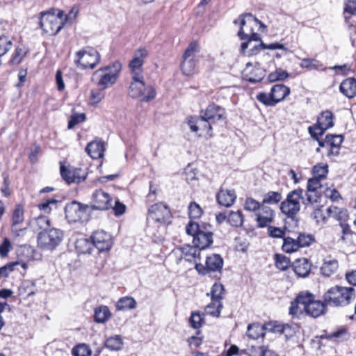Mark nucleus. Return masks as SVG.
<instances>
[{
  "mask_svg": "<svg viewBox=\"0 0 356 356\" xmlns=\"http://www.w3.org/2000/svg\"><path fill=\"white\" fill-rule=\"evenodd\" d=\"M171 218L169 207L163 203L152 205L148 210L147 216V232L152 236L160 238L159 229H165V225Z\"/></svg>",
  "mask_w": 356,
  "mask_h": 356,
  "instance_id": "obj_1",
  "label": "nucleus"
},
{
  "mask_svg": "<svg viewBox=\"0 0 356 356\" xmlns=\"http://www.w3.org/2000/svg\"><path fill=\"white\" fill-rule=\"evenodd\" d=\"M355 298V290L353 287L337 285L330 288L323 294V300L327 306L338 307L349 305Z\"/></svg>",
  "mask_w": 356,
  "mask_h": 356,
  "instance_id": "obj_2",
  "label": "nucleus"
},
{
  "mask_svg": "<svg viewBox=\"0 0 356 356\" xmlns=\"http://www.w3.org/2000/svg\"><path fill=\"white\" fill-rule=\"evenodd\" d=\"M67 15L60 10L42 13L40 19V26L43 31L50 35H56L63 27Z\"/></svg>",
  "mask_w": 356,
  "mask_h": 356,
  "instance_id": "obj_3",
  "label": "nucleus"
},
{
  "mask_svg": "<svg viewBox=\"0 0 356 356\" xmlns=\"http://www.w3.org/2000/svg\"><path fill=\"white\" fill-rule=\"evenodd\" d=\"M128 94L133 99H140L143 102H148L156 97V91L153 86L145 85L143 76L138 74L132 76L129 87Z\"/></svg>",
  "mask_w": 356,
  "mask_h": 356,
  "instance_id": "obj_4",
  "label": "nucleus"
},
{
  "mask_svg": "<svg viewBox=\"0 0 356 356\" xmlns=\"http://www.w3.org/2000/svg\"><path fill=\"white\" fill-rule=\"evenodd\" d=\"M121 69V63L115 62L111 65L96 70L93 74L92 79L96 80L97 85L99 87L106 89L116 82Z\"/></svg>",
  "mask_w": 356,
  "mask_h": 356,
  "instance_id": "obj_5",
  "label": "nucleus"
},
{
  "mask_svg": "<svg viewBox=\"0 0 356 356\" xmlns=\"http://www.w3.org/2000/svg\"><path fill=\"white\" fill-rule=\"evenodd\" d=\"M299 300L303 305V309L306 315L318 318L326 312L327 305L321 300H317L315 296L309 291H302L299 293Z\"/></svg>",
  "mask_w": 356,
  "mask_h": 356,
  "instance_id": "obj_6",
  "label": "nucleus"
},
{
  "mask_svg": "<svg viewBox=\"0 0 356 356\" xmlns=\"http://www.w3.org/2000/svg\"><path fill=\"white\" fill-rule=\"evenodd\" d=\"M300 200H303V190L298 188L289 193L286 199L280 204L281 211L296 222H298L296 216L300 210Z\"/></svg>",
  "mask_w": 356,
  "mask_h": 356,
  "instance_id": "obj_7",
  "label": "nucleus"
},
{
  "mask_svg": "<svg viewBox=\"0 0 356 356\" xmlns=\"http://www.w3.org/2000/svg\"><path fill=\"white\" fill-rule=\"evenodd\" d=\"M199 52L198 44L196 42L189 44L182 56L181 70L186 76H191L197 72L198 58L197 54Z\"/></svg>",
  "mask_w": 356,
  "mask_h": 356,
  "instance_id": "obj_8",
  "label": "nucleus"
},
{
  "mask_svg": "<svg viewBox=\"0 0 356 356\" xmlns=\"http://www.w3.org/2000/svg\"><path fill=\"white\" fill-rule=\"evenodd\" d=\"M65 218L70 222L86 221L89 216V207L86 204L72 201L65 207Z\"/></svg>",
  "mask_w": 356,
  "mask_h": 356,
  "instance_id": "obj_9",
  "label": "nucleus"
},
{
  "mask_svg": "<svg viewBox=\"0 0 356 356\" xmlns=\"http://www.w3.org/2000/svg\"><path fill=\"white\" fill-rule=\"evenodd\" d=\"M63 232L56 228H49L38 236V243L43 249L51 250L55 249L62 241Z\"/></svg>",
  "mask_w": 356,
  "mask_h": 356,
  "instance_id": "obj_10",
  "label": "nucleus"
},
{
  "mask_svg": "<svg viewBox=\"0 0 356 356\" xmlns=\"http://www.w3.org/2000/svg\"><path fill=\"white\" fill-rule=\"evenodd\" d=\"M234 24H240V30L238 35L241 40H246L250 33L254 32V27L263 24L252 14L245 13L241 15L238 19H234Z\"/></svg>",
  "mask_w": 356,
  "mask_h": 356,
  "instance_id": "obj_11",
  "label": "nucleus"
},
{
  "mask_svg": "<svg viewBox=\"0 0 356 356\" xmlns=\"http://www.w3.org/2000/svg\"><path fill=\"white\" fill-rule=\"evenodd\" d=\"M76 56L77 59L75 60V63L83 69H93L100 61L99 54L91 47L77 51Z\"/></svg>",
  "mask_w": 356,
  "mask_h": 356,
  "instance_id": "obj_12",
  "label": "nucleus"
},
{
  "mask_svg": "<svg viewBox=\"0 0 356 356\" xmlns=\"http://www.w3.org/2000/svg\"><path fill=\"white\" fill-rule=\"evenodd\" d=\"M186 122L192 132H201L199 136H202V133H205L209 138L212 137L213 125L202 114L200 113V116H189Z\"/></svg>",
  "mask_w": 356,
  "mask_h": 356,
  "instance_id": "obj_13",
  "label": "nucleus"
},
{
  "mask_svg": "<svg viewBox=\"0 0 356 356\" xmlns=\"http://www.w3.org/2000/svg\"><path fill=\"white\" fill-rule=\"evenodd\" d=\"M321 179L316 177H312L308 179L307 186V198L303 201L306 205H313L318 203L321 200V189L322 188Z\"/></svg>",
  "mask_w": 356,
  "mask_h": 356,
  "instance_id": "obj_14",
  "label": "nucleus"
},
{
  "mask_svg": "<svg viewBox=\"0 0 356 356\" xmlns=\"http://www.w3.org/2000/svg\"><path fill=\"white\" fill-rule=\"evenodd\" d=\"M275 211L268 205L263 204L255 213V221L259 228H264L270 225L274 220Z\"/></svg>",
  "mask_w": 356,
  "mask_h": 356,
  "instance_id": "obj_15",
  "label": "nucleus"
},
{
  "mask_svg": "<svg viewBox=\"0 0 356 356\" xmlns=\"http://www.w3.org/2000/svg\"><path fill=\"white\" fill-rule=\"evenodd\" d=\"M200 113L206 118L212 125L225 120V111L223 108L215 104L207 106Z\"/></svg>",
  "mask_w": 356,
  "mask_h": 356,
  "instance_id": "obj_16",
  "label": "nucleus"
},
{
  "mask_svg": "<svg viewBox=\"0 0 356 356\" xmlns=\"http://www.w3.org/2000/svg\"><path fill=\"white\" fill-rule=\"evenodd\" d=\"M91 240L99 252L109 250L113 244L111 236L103 230L94 232Z\"/></svg>",
  "mask_w": 356,
  "mask_h": 356,
  "instance_id": "obj_17",
  "label": "nucleus"
},
{
  "mask_svg": "<svg viewBox=\"0 0 356 356\" xmlns=\"http://www.w3.org/2000/svg\"><path fill=\"white\" fill-rule=\"evenodd\" d=\"M113 199L110 195L102 190L94 192L92 198V209L95 210H107L112 207Z\"/></svg>",
  "mask_w": 356,
  "mask_h": 356,
  "instance_id": "obj_18",
  "label": "nucleus"
},
{
  "mask_svg": "<svg viewBox=\"0 0 356 356\" xmlns=\"http://www.w3.org/2000/svg\"><path fill=\"white\" fill-rule=\"evenodd\" d=\"M147 56V51L145 48H140L134 53V58L129 64L132 76L136 74L138 76H143L141 68Z\"/></svg>",
  "mask_w": 356,
  "mask_h": 356,
  "instance_id": "obj_19",
  "label": "nucleus"
},
{
  "mask_svg": "<svg viewBox=\"0 0 356 356\" xmlns=\"http://www.w3.org/2000/svg\"><path fill=\"white\" fill-rule=\"evenodd\" d=\"M334 115L331 111L328 110L323 111L321 113V116L318 118L317 123L310 127H313V129L318 130V134L323 135L325 131L334 126Z\"/></svg>",
  "mask_w": 356,
  "mask_h": 356,
  "instance_id": "obj_20",
  "label": "nucleus"
},
{
  "mask_svg": "<svg viewBox=\"0 0 356 356\" xmlns=\"http://www.w3.org/2000/svg\"><path fill=\"white\" fill-rule=\"evenodd\" d=\"M24 220V209L22 204L15 205L12 215V232L15 236H18L20 233L24 232L26 229L18 228L17 227L22 225Z\"/></svg>",
  "mask_w": 356,
  "mask_h": 356,
  "instance_id": "obj_21",
  "label": "nucleus"
},
{
  "mask_svg": "<svg viewBox=\"0 0 356 356\" xmlns=\"http://www.w3.org/2000/svg\"><path fill=\"white\" fill-rule=\"evenodd\" d=\"M343 140V136L340 134H327L325 136L326 145L330 147L327 156L336 157L339 155L340 147Z\"/></svg>",
  "mask_w": 356,
  "mask_h": 356,
  "instance_id": "obj_22",
  "label": "nucleus"
},
{
  "mask_svg": "<svg viewBox=\"0 0 356 356\" xmlns=\"http://www.w3.org/2000/svg\"><path fill=\"white\" fill-rule=\"evenodd\" d=\"M252 67V64L251 63L246 64L244 74L245 80L253 83L261 81L265 76V71L258 64L250 69Z\"/></svg>",
  "mask_w": 356,
  "mask_h": 356,
  "instance_id": "obj_23",
  "label": "nucleus"
},
{
  "mask_svg": "<svg viewBox=\"0 0 356 356\" xmlns=\"http://www.w3.org/2000/svg\"><path fill=\"white\" fill-rule=\"evenodd\" d=\"M213 242V233L210 231H207L204 227L193 240V244L200 250L210 247Z\"/></svg>",
  "mask_w": 356,
  "mask_h": 356,
  "instance_id": "obj_24",
  "label": "nucleus"
},
{
  "mask_svg": "<svg viewBox=\"0 0 356 356\" xmlns=\"http://www.w3.org/2000/svg\"><path fill=\"white\" fill-rule=\"evenodd\" d=\"M216 199L219 204L229 207L234 203L236 195L234 190L220 188L216 195Z\"/></svg>",
  "mask_w": 356,
  "mask_h": 356,
  "instance_id": "obj_25",
  "label": "nucleus"
},
{
  "mask_svg": "<svg viewBox=\"0 0 356 356\" xmlns=\"http://www.w3.org/2000/svg\"><path fill=\"white\" fill-rule=\"evenodd\" d=\"M29 225L32 230L34 232H38V234L51 228L50 220L49 218L45 216H40L33 218L30 221Z\"/></svg>",
  "mask_w": 356,
  "mask_h": 356,
  "instance_id": "obj_26",
  "label": "nucleus"
},
{
  "mask_svg": "<svg viewBox=\"0 0 356 356\" xmlns=\"http://www.w3.org/2000/svg\"><path fill=\"white\" fill-rule=\"evenodd\" d=\"M293 270L299 277H307L311 271L312 264L305 258L296 259L293 262Z\"/></svg>",
  "mask_w": 356,
  "mask_h": 356,
  "instance_id": "obj_27",
  "label": "nucleus"
},
{
  "mask_svg": "<svg viewBox=\"0 0 356 356\" xmlns=\"http://www.w3.org/2000/svg\"><path fill=\"white\" fill-rule=\"evenodd\" d=\"M339 90L348 98H353L356 96V79L348 78L343 80L340 84Z\"/></svg>",
  "mask_w": 356,
  "mask_h": 356,
  "instance_id": "obj_28",
  "label": "nucleus"
},
{
  "mask_svg": "<svg viewBox=\"0 0 356 356\" xmlns=\"http://www.w3.org/2000/svg\"><path fill=\"white\" fill-rule=\"evenodd\" d=\"M105 150L104 143L101 140H95L89 143L86 147V152L92 159H99L104 154Z\"/></svg>",
  "mask_w": 356,
  "mask_h": 356,
  "instance_id": "obj_29",
  "label": "nucleus"
},
{
  "mask_svg": "<svg viewBox=\"0 0 356 356\" xmlns=\"http://www.w3.org/2000/svg\"><path fill=\"white\" fill-rule=\"evenodd\" d=\"M181 250L186 261L196 262L200 260V250L195 245H184L181 248Z\"/></svg>",
  "mask_w": 356,
  "mask_h": 356,
  "instance_id": "obj_30",
  "label": "nucleus"
},
{
  "mask_svg": "<svg viewBox=\"0 0 356 356\" xmlns=\"http://www.w3.org/2000/svg\"><path fill=\"white\" fill-rule=\"evenodd\" d=\"M223 266V259L219 254H213L207 257L206 269L209 272H220Z\"/></svg>",
  "mask_w": 356,
  "mask_h": 356,
  "instance_id": "obj_31",
  "label": "nucleus"
},
{
  "mask_svg": "<svg viewBox=\"0 0 356 356\" xmlns=\"http://www.w3.org/2000/svg\"><path fill=\"white\" fill-rule=\"evenodd\" d=\"M270 92L277 104L290 94V88L284 84H276L271 88Z\"/></svg>",
  "mask_w": 356,
  "mask_h": 356,
  "instance_id": "obj_32",
  "label": "nucleus"
},
{
  "mask_svg": "<svg viewBox=\"0 0 356 356\" xmlns=\"http://www.w3.org/2000/svg\"><path fill=\"white\" fill-rule=\"evenodd\" d=\"M111 312L106 305H100L95 309L94 321L97 323H104L109 320Z\"/></svg>",
  "mask_w": 356,
  "mask_h": 356,
  "instance_id": "obj_33",
  "label": "nucleus"
},
{
  "mask_svg": "<svg viewBox=\"0 0 356 356\" xmlns=\"http://www.w3.org/2000/svg\"><path fill=\"white\" fill-rule=\"evenodd\" d=\"M263 326L259 323L249 324L247 328V336L252 339H257L259 337H264Z\"/></svg>",
  "mask_w": 356,
  "mask_h": 356,
  "instance_id": "obj_34",
  "label": "nucleus"
},
{
  "mask_svg": "<svg viewBox=\"0 0 356 356\" xmlns=\"http://www.w3.org/2000/svg\"><path fill=\"white\" fill-rule=\"evenodd\" d=\"M338 267L339 264L337 259L325 260L321 267V272L324 276L329 277L337 271Z\"/></svg>",
  "mask_w": 356,
  "mask_h": 356,
  "instance_id": "obj_35",
  "label": "nucleus"
},
{
  "mask_svg": "<svg viewBox=\"0 0 356 356\" xmlns=\"http://www.w3.org/2000/svg\"><path fill=\"white\" fill-rule=\"evenodd\" d=\"M136 306V300L129 296L121 298L115 305L116 309L119 311H124L134 309Z\"/></svg>",
  "mask_w": 356,
  "mask_h": 356,
  "instance_id": "obj_36",
  "label": "nucleus"
},
{
  "mask_svg": "<svg viewBox=\"0 0 356 356\" xmlns=\"http://www.w3.org/2000/svg\"><path fill=\"white\" fill-rule=\"evenodd\" d=\"M299 248L297 238L295 239L290 236H285L284 238L282 249L284 252L292 253L298 250Z\"/></svg>",
  "mask_w": 356,
  "mask_h": 356,
  "instance_id": "obj_37",
  "label": "nucleus"
},
{
  "mask_svg": "<svg viewBox=\"0 0 356 356\" xmlns=\"http://www.w3.org/2000/svg\"><path fill=\"white\" fill-rule=\"evenodd\" d=\"M300 67L302 68H307V70H316L325 71L326 68L323 66V65L320 63L318 60L314 58H303L302 59V62L300 63Z\"/></svg>",
  "mask_w": 356,
  "mask_h": 356,
  "instance_id": "obj_38",
  "label": "nucleus"
},
{
  "mask_svg": "<svg viewBox=\"0 0 356 356\" xmlns=\"http://www.w3.org/2000/svg\"><path fill=\"white\" fill-rule=\"evenodd\" d=\"M222 308V304L221 301L211 299V302L205 308V312L207 314L212 316L219 317Z\"/></svg>",
  "mask_w": 356,
  "mask_h": 356,
  "instance_id": "obj_39",
  "label": "nucleus"
},
{
  "mask_svg": "<svg viewBox=\"0 0 356 356\" xmlns=\"http://www.w3.org/2000/svg\"><path fill=\"white\" fill-rule=\"evenodd\" d=\"M122 339L120 335L111 337L108 338L104 343V346L106 348L114 351L120 350L122 347Z\"/></svg>",
  "mask_w": 356,
  "mask_h": 356,
  "instance_id": "obj_40",
  "label": "nucleus"
},
{
  "mask_svg": "<svg viewBox=\"0 0 356 356\" xmlns=\"http://www.w3.org/2000/svg\"><path fill=\"white\" fill-rule=\"evenodd\" d=\"M28 49L22 47H17L10 60V63L13 65L20 64L23 59L26 56Z\"/></svg>",
  "mask_w": 356,
  "mask_h": 356,
  "instance_id": "obj_41",
  "label": "nucleus"
},
{
  "mask_svg": "<svg viewBox=\"0 0 356 356\" xmlns=\"http://www.w3.org/2000/svg\"><path fill=\"white\" fill-rule=\"evenodd\" d=\"M264 332L268 331L270 332H284L286 328H289L288 325H282L277 321H269L262 325Z\"/></svg>",
  "mask_w": 356,
  "mask_h": 356,
  "instance_id": "obj_42",
  "label": "nucleus"
},
{
  "mask_svg": "<svg viewBox=\"0 0 356 356\" xmlns=\"http://www.w3.org/2000/svg\"><path fill=\"white\" fill-rule=\"evenodd\" d=\"M227 222L233 227H241L243 223V215L241 211H230L227 215Z\"/></svg>",
  "mask_w": 356,
  "mask_h": 356,
  "instance_id": "obj_43",
  "label": "nucleus"
},
{
  "mask_svg": "<svg viewBox=\"0 0 356 356\" xmlns=\"http://www.w3.org/2000/svg\"><path fill=\"white\" fill-rule=\"evenodd\" d=\"M282 194L276 191H269L264 195L262 204H276L282 200Z\"/></svg>",
  "mask_w": 356,
  "mask_h": 356,
  "instance_id": "obj_44",
  "label": "nucleus"
},
{
  "mask_svg": "<svg viewBox=\"0 0 356 356\" xmlns=\"http://www.w3.org/2000/svg\"><path fill=\"white\" fill-rule=\"evenodd\" d=\"M289 312V314L293 317L299 316L300 315L305 313V309H303V305L299 300V293L296 296V299L291 302Z\"/></svg>",
  "mask_w": 356,
  "mask_h": 356,
  "instance_id": "obj_45",
  "label": "nucleus"
},
{
  "mask_svg": "<svg viewBox=\"0 0 356 356\" xmlns=\"http://www.w3.org/2000/svg\"><path fill=\"white\" fill-rule=\"evenodd\" d=\"M268 228L267 234L269 237L273 238H285L286 227H277L272 225L266 227Z\"/></svg>",
  "mask_w": 356,
  "mask_h": 356,
  "instance_id": "obj_46",
  "label": "nucleus"
},
{
  "mask_svg": "<svg viewBox=\"0 0 356 356\" xmlns=\"http://www.w3.org/2000/svg\"><path fill=\"white\" fill-rule=\"evenodd\" d=\"M19 265H21L24 269L27 268L26 263H20L19 261L10 262L0 268V276L7 277L15 270V268Z\"/></svg>",
  "mask_w": 356,
  "mask_h": 356,
  "instance_id": "obj_47",
  "label": "nucleus"
},
{
  "mask_svg": "<svg viewBox=\"0 0 356 356\" xmlns=\"http://www.w3.org/2000/svg\"><path fill=\"white\" fill-rule=\"evenodd\" d=\"M297 240L300 248L311 245L315 241V238L312 234L299 233Z\"/></svg>",
  "mask_w": 356,
  "mask_h": 356,
  "instance_id": "obj_48",
  "label": "nucleus"
},
{
  "mask_svg": "<svg viewBox=\"0 0 356 356\" xmlns=\"http://www.w3.org/2000/svg\"><path fill=\"white\" fill-rule=\"evenodd\" d=\"M328 173V165L318 164L312 168L313 177L323 180L326 179Z\"/></svg>",
  "mask_w": 356,
  "mask_h": 356,
  "instance_id": "obj_49",
  "label": "nucleus"
},
{
  "mask_svg": "<svg viewBox=\"0 0 356 356\" xmlns=\"http://www.w3.org/2000/svg\"><path fill=\"white\" fill-rule=\"evenodd\" d=\"M105 89L99 87V88L92 89L90 91V101L92 105H96L99 103L105 97Z\"/></svg>",
  "mask_w": 356,
  "mask_h": 356,
  "instance_id": "obj_50",
  "label": "nucleus"
},
{
  "mask_svg": "<svg viewBox=\"0 0 356 356\" xmlns=\"http://www.w3.org/2000/svg\"><path fill=\"white\" fill-rule=\"evenodd\" d=\"M257 99L266 106H274L276 102L274 100L271 92L270 93L259 92L257 95Z\"/></svg>",
  "mask_w": 356,
  "mask_h": 356,
  "instance_id": "obj_51",
  "label": "nucleus"
},
{
  "mask_svg": "<svg viewBox=\"0 0 356 356\" xmlns=\"http://www.w3.org/2000/svg\"><path fill=\"white\" fill-rule=\"evenodd\" d=\"M262 205V202H259L252 197H247L244 203V209L256 213Z\"/></svg>",
  "mask_w": 356,
  "mask_h": 356,
  "instance_id": "obj_52",
  "label": "nucleus"
},
{
  "mask_svg": "<svg viewBox=\"0 0 356 356\" xmlns=\"http://www.w3.org/2000/svg\"><path fill=\"white\" fill-rule=\"evenodd\" d=\"M91 350L90 347L84 343L79 344L72 350L73 356H90Z\"/></svg>",
  "mask_w": 356,
  "mask_h": 356,
  "instance_id": "obj_53",
  "label": "nucleus"
},
{
  "mask_svg": "<svg viewBox=\"0 0 356 356\" xmlns=\"http://www.w3.org/2000/svg\"><path fill=\"white\" fill-rule=\"evenodd\" d=\"M225 292L224 286L219 283H215L211 290V299L217 301H221L222 299V294Z\"/></svg>",
  "mask_w": 356,
  "mask_h": 356,
  "instance_id": "obj_54",
  "label": "nucleus"
},
{
  "mask_svg": "<svg viewBox=\"0 0 356 356\" xmlns=\"http://www.w3.org/2000/svg\"><path fill=\"white\" fill-rule=\"evenodd\" d=\"M289 74L286 70L281 68L277 69L275 72H271L268 75V80L270 82H275L277 81H283L289 77Z\"/></svg>",
  "mask_w": 356,
  "mask_h": 356,
  "instance_id": "obj_55",
  "label": "nucleus"
},
{
  "mask_svg": "<svg viewBox=\"0 0 356 356\" xmlns=\"http://www.w3.org/2000/svg\"><path fill=\"white\" fill-rule=\"evenodd\" d=\"M202 214V209L195 202H192L188 206V216L190 218H199Z\"/></svg>",
  "mask_w": 356,
  "mask_h": 356,
  "instance_id": "obj_56",
  "label": "nucleus"
},
{
  "mask_svg": "<svg viewBox=\"0 0 356 356\" xmlns=\"http://www.w3.org/2000/svg\"><path fill=\"white\" fill-rule=\"evenodd\" d=\"M12 41L6 36H0V57L5 55L12 47Z\"/></svg>",
  "mask_w": 356,
  "mask_h": 356,
  "instance_id": "obj_57",
  "label": "nucleus"
},
{
  "mask_svg": "<svg viewBox=\"0 0 356 356\" xmlns=\"http://www.w3.org/2000/svg\"><path fill=\"white\" fill-rule=\"evenodd\" d=\"M198 223L190 221L186 226V232L188 235L192 236L193 238L202 229Z\"/></svg>",
  "mask_w": 356,
  "mask_h": 356,
  "instance_id": "obj_58",
  "label": "nucleus"
},
{
  "mask_svg": "<svg viewBox=\"0 0 356 356\" xmlns=\"http://www.w3.org/2000/svg\"><path fill=\"white\" fill-rule=\"evenodd\" d=\"M200 334L201 332L198 330L195 335L191 336L187 339V342L188 343L191 348H198L202 343L203 337Z\"/></svg>",
  "mask_w": 356,
  "mask_h": 356,
  "instance_id": "obj_59",
  "label": "nucleus"
},
{
  "mask_svg": "<svg viewBox=\"0 0 356 356\" xmlns=\"http://www.w3.org/2000/svg\"><path fill=\"white\" fill-rule=\"evenodd\" d=\"M275 265L277 268L285 270L289 266V259L285 256L276 254Z\"/></svg>",
  "mask_w": 356,
  "mask_h": 356,
  "instance_id": "obj_60",
  "label": "nucleus"
},
{
  "mask_svg": "<svg viewBox=\"0 0 356 356\" xmlns=\"http://www.w3.org/2000/svg\"><path fill=\"white\" fill-rule=\"evenodd\" d=\"M73 178L67 177L68 180L73 181V183H79L86 178V174L81 168H75L72 170Z\"/></svg>",
  "mask_w": 356,
  "mask_h": 356,
  "instance_id": "obj_61",
  "label": "nucleus"
},
{
  "mask_svg": "<svg viewBox=\"0 0 356 356\" xmlns=\"http://www.w3.org/2000/svg\"><path fill=\"white\" fill-rule=\"evenodd\" d=\"M204 321L202 315L199 312H193L190 318V323L191 327L195 329L200 327Z\"/></svg>",
  "mask_w": 356,
  "mask_h": 356,
  "instance_id": "obj_62",
  "label": "nucleus"
},
{
  "mask_svg": "<svg viewBox=\"0 0 356 356\" xmlns=\"http://www.w3.org/2000/svg\"><path fill=\"white\" fill-rule=\"evenodd\" d=\"M86 120V115L84 113H74L71 115L68 122V128L72 129L75 125L81 123Z\"/></svg>",
  "mask_w": 356,
  "mask_h": 356,
  "instance_id": "obj_63",
  "label": "nucleus"
},
{
  "mask_svg": "<svg viewBox=\"0 0 356 356\" xmlns=\"http://www.w3.org/2000/svg\"><path fill=\"white\" fill-rule=\"evenodd\" d=\"M12 248L11 243L8 238H5L1 244H0V255L5 257Z\"/></svg>",
  "mask_w": 356,
  "mask_h": 356,
  "instance_id": "obj_64",
  "label": "nucleus"
}]
</instances>
